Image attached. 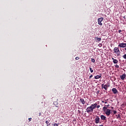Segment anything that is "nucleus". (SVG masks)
Instances as JSON below:
<instances>
[{
	"label": "nucleus",
	"mask_w": 126,
	"mask_h": 126,
	"mask_svg": "<svg viewBox=\"0 0 126 126\" xmlns=\"http://www.w3.org/2000/svg\"><path fill=\"white\" fill-rule=\"evenodd\" d=\"M95 40H96V42H100L102 39L100 37H98V36H96L95 37Z\"/></svg>",
	"instance_id": "15"
},
{
	"label": "nucleus",
	"mask_w": 126,
	"mask_h": 126,
	"mask_svg": "<svg viewBox=\"0 0 126 126\" xmlns=\"http://www.w3.org/2000/svg\"><path fill=\"white\" fill-rule=\"evenodd\" d=\"M126 74H123L122 75L120 76V78L122 79V80H125V79L126 78Z\"/></svg>",
	"instance_id": "12"
},
{
	"label": "nucleus",
	"mask_w": 126,
	"mask_h": 126,
	"mask_svg": "<svg viewBox=\"0 0 126 126\" xmlns=\"http://www.w3.org/2000/svg\"><path fill=\"white\" fill-rule=\"evenodd\" d=\"M116 117H117V119H121V116L120 114H118V115H116Z\"/></svg>",
	"instance_id": "20"
},
{
	"label": "nucleus",
	"mask_w": 126,
	"mask_h": 126,
	"mask_svg": "<svg viewBox=\"0 0 126 126\" xmlns=\"http://www.w3.org/2000/svg\"><path fill=\"white\" fill-rule=\"evenodd\" d=\"M94 123L95 124H101L102 122L101 121V119H100V117L98 116H95V119H94Z\"/></svg>",
	"instance_id": "2"
},
{
	"label": "nucleus",
	"mask_w": 126,
	"mask_h": 126,
	"mask_svg": "<svg viewBox=\"0 0 126 126\" xmlns=\"http://www.w3.org/2000/svg\"><path fill=\"white\" fill-rule=\"evenodd\" d=\"M99 78H102V73L94 76V79H99Z\"/></svg>",
	"instance_id": "11"
},
{
	"label": "nucleus",
	"mask_w": 126,
	"mask_h": 126,
	"mask_svg": "<svg viewBox=\"0 0 126 126\" xmlns=\"http://www.w3.org/2000/svg\"><path fill=\"white\" fill-rule=\"evenodd\" d=\"M90 70L91 71V72L92 73L94 71V70L92 69V68L90 67Z\"/></svg>",
	"instance_id": "21"
},
{
	"label": "nucleus",
	"mask_w": 126,
	"mask_h": 126,
	"mask_svg": "<svg viewBox=\"0 0 126 126\" xmlns=\"http://www.w3.org/2000/svg\"><path fill=\"white\" fill-rule=\"evenodd\" d=\"M99 46H102V43H99Z\"/></svg>",
	"instance_id": "33"
},
{
	"label": "nucleus",
	"mask_w": 126,
	"mask_h": 126,
	"mask_svg": "<svg viewBox=\"0 0 126 126\" xmlns=\"http://www.w3.org/2000/svg\"><path fill=\"white\" fill-rule=\"evenodd\" d=\"M113 113L114 115H116L117 114V111L116 110H113Z\"/></svg>",
	"instance_id": "24"
},
{
	"label": "nucleus",
	"mask_w": 126,
	"mask_h": 126,
	"mask_svg": "<svg viewBox=\"0 0 126 126\" xmlns=\"http://www.w3.org/2000/svg\"><path fill=\"white\" fill-rule=\"evenodd\" d=\"M47 126H51V124H47Z\"/></svg>",
	"instance_id": "30"
},
{
	"label": "nucleus",
	"mask_w": 126,
	"mask_h": 126,
	"mask_svg": "<svg viewBox=\"0 0 126 126\" xmlns=\"http://www.w3.org/2000/svg\"><path fill=\"white\" fill-rule=\"evenodd\" d=\"M75 60H76L77 61H78V60H79V57H76Z\"/></svg>",
	"instance_id": "25"
},
{
	"label": "nucleus",
	"mask_w": 126,
	"mask_h": 126,
	"mask_svg": "<svg viewBox=\"0 0 126 126\" xmlns=\"http://www.w3.org/2000/svg\"><path fill=\"white\" fill-rule=\"evenodd\" d=\"M102 110H103V112H105V111H107V110H108V109H107V107L104 106L103 107Z\"/></svg>",
	"instance_id": "16"
},
{
	"label": "nucleus",
	"mask_w": 126,
	"mask_h": 126,
	"mask_svg": "<svg viewBox=\"0 0 126 126\" xmlns=\"http://www.w3.org/2000/svg\"><path fill=\"white\" fill-rule=\"evenodd\" d=\"M103 20H104V18L103 17L99 18L97 19L98 24L101 26L103 25V23H102V22L103 21Z\"/></svg>",
	"instance_id": "6"
},
{
	"label": "nucleus",
	"mask_w": 126,
	"mask_h": 126,
	"mask_svg": "<svg viewBox=\"0 0 126 126\" xmlns=\"http://www.w3.org/2000/svg\"><path fill=\"white\" fill-rule=\"evenodd\" d=\"M41 115H42V113L39 112V116L40 117V116H41Z\"/></svg>",
	"instance_id": "27"
},
{
	"label": "nucleus",
	"mask_w": 126,
	"mask_h": 126,
	"mask_svg": "<svg viewBox=\"0 0 126 126\" xmlns=\"http://www.w3.org/2000/svg\"><path fill=\"white\" fill-rule=\"evenodd\" d=\"M97 102H95V103H94L93 104H91V106H92V108H93V110H95V109L96 108H97Z\"/></svg>",
	"instance_id": "10"
},
{
	"label": "nucleus",
	"mask_w": 126,
	"mask_h": 126,
	"mask_svg": "<svg viewBox=\"0 0 126 126\" xmlns=\"http://www.w3.org/2000/svg\"><path fill=\"white\" fill-rule=\"evenodd\" d=\"M121 32H122V30H119V33H120V34H122V33H121Z\"/></svg>",
	"instance_id": "28"
},
{
	"label": "nucleus",
	"mask_w": 126,
	"mask_h": 126,
	"mask_svg": "<svg viewBox=\"0 0 126 126\" xmlns=\"http://www.w3.org/2000/svg\"><path fill=\"white\" fill-rule=\"evenodd\" d=\"M112 92H113V94H118L119 92L118 91V90L117 89L114 88L112 89Z\"/></svg>",
	"instance_id": "8"
},
{
	"label": "nucleus",
	"mask_w": 126,
	"mask_h": 126,
	"mask_svg": "<svg viewBox=\"0 0 126 126\" xmlns=\"http://www.w3.org/2000/svg\"><path fill=\"white\" fill-rule=\"evenodd\" d=\"M100 118L101 123H103V122H107V117H106L105 115H101Z\"/></svg>",
	"instance_id": "5"
},
{
	"label": "nucleus",
	"mask_w": 126,
	"mask_h": 126,
	"mask_svg": "<svg viewBox=\"0 0 126 126\" xmlns=\"http://www.w3.org/2000/svg\"><path fill=\"white\" fill-rule=\"evenodd\" d=\"M92 77H93V75H90L89 77V79H91V78H92Z\"/></svg>",
	"instance_id": "23"
},
{
	"label": "nucleus",
	"mask_w": 126,
	"mask_h": 126,
	"mask_svg": "<svg viewBox=\"0 0 126 126\" xmlns=\"http://www.w3.org/2000/svg\"><path fill=\"white\" fill-rule=\"evenodd\" d=\"M112 60H113V63H119V61H118V60L117 59H114V58H112Z\"/></svg>",
	"instance_id": "14"
},
{
	"label": "nucleus",
	"mask_w": 126,
	"mask_h": 126,
	"mask_svg": "<svg viewBox=\"0 0 126 126\" xmlns=\"http://www.w3.org/2000/svg\"><path fill=\"white\" fill-rule=\"evenodd\" d=\"M100 107V105H96V108H97V109H99V108Z\"/></svg>",
	"instance_id": "26"
},
{
	"label": "nucleus",
	"mask_w": 126,
	"mask_h": 126,
	"mask_svg": "<svg viewBox=\"0 0 126 126\" xmlns=\"http://www.w3.org/2000/svg\"><path fill=\"white\" fill-rule=\"evenodd\" d=\"M55 107H58V106H55Z\"/></svg>",
	"instance_id": "36"
},
{
	"label": "nucleus",
	"mask_w": 126,
	"mask_h": 126,
	"mask_svg": "<svg viewBox=\"0 0 126 126\" xmlns=\"http://www.w3.org/2000/svg\"><path fill=\"white\" fill-rule=\"evenodd\" d=\"M46 125H49L50 124V120H47L45 122Z\"/></svg>",
	"instance_id": "17"
},
{
	"label": "nucleus",
	"mask_w": 126,
	"mask_h": 126,
	"mask_svg": "<svg viewBox=\"0 0 126 126\" xmlns=\"http://www.w3.org/2000/svg\"><path fill=\"white\" fill-rule=\"evenodd\" d=\"M94 109L92 108V106L91 105V106H89L86 109V112L88 113V114H90V113H93Z\"/></svg>",
	"instance_id": "3"
},
{
	"label": "nucleus",
	"mask_w": 126,
	"mask_h": 126,
	"mask_svg": "<svg viewBox=\"0 0 126 126\" xmlns=\"http://www.w3.org/2000/svg\"><path fill=\"white\" fill-rule=\"evenodd\" d=\"M119 48H126V43H125L124 42L120 43L118 45Z\"/></svg>",
	"instance_id": "7"
},
{
	"label": "nucleus",
	"mask_w": 126,
	"mask_h": 126,
	"mask_svg": "<svg viewBox=\"0 0 126 126\" xmlns=\"http://www.w3.org/2000/svg\"><path fill=\"white\" fill-rule=\"evenodd\" d=\"M52 126H59V124L55 123L54 124H52Z\"/></svg>",
	"instance_id": "18"
},
{
	"label": "nucleus",
	"mask_w": 126,
	"mask_h": 126,
	"mask_svg": "<svg viewBox=\"0 0 126 126\" xmlns=\"http://www.w3.org/2000/svg\"><path fill=\"white\" fill-rule=\"evenodd\" d=\"M108 87H110V85H108V84H105V85H104V84H102V85H101V88H102V89H104V90L105 91H107V90H108Z\"/></svg>",
	"instance_id": "4"
},
{
	"label": "nucleus",
	"mask_w": 126,
	"mask_h": 126,
	"mask_svg": "<svg viewBox=\"0 0 126 126\" xmlns=\"http://www.w3.org/2000/svg\"><path fill=\"white\" fill-rule=\"evenodd\" d=\"M98 126H104L103 125H99Z\"/></svg>",
	"instance_id": "34"
},
{
	"label": "nucleus",
	"mask_w": 126,
	"mask_h": 126,
	"mask_svg": "<svg viewBox=\"0 0 126 126\" xmlns=\"http://www.w3.org/2000/svg\"><path fill=\"white\" fill-rule=\"evenodd\" d=\"M114 54H115L117 57H119L121 56V51L119 49V47H115L113 49Z\"/></svg>",
	"instance_id": "1"
},
{
	"label": "nucleus",
	"mask_w": 126,
	"mask_h": 126,
	"mask_svg": "<svg viewBox=\"0 0 126 126\" xmlns=\"http://www.w3.org/2000/svg\"><path fill=\"white\" fill-rule=\"evenodd\" d=\"M104 113L107 116H109V115H111V110L108 109L106 110H104Z\"/></svg>",
	"instance_id": "9"
},
{
	"label": "nucleus",
	"mask_w": 126,
	"mask_h": 126,
	"mask_svg": "<svg viewBox=\"0 0 126 126\" xmlns=\"http://www.w3.org/2000/svg\"><path fill=\"white\" fill-rule=\"evenodd\" d=\"M105 106H106V107H109L110 106L109 104L105 105Z\"/></svg>",
	"instance_id": "32"
},
{
	"label": "nucleus",
	"mask_w": 126,
	"mask_h": 126,
	"mask_svg": "<svg viewBox=\"0 0 126 126\" xmlns=\"http://www.w3.org/2000/svg\"><path fill=\"white\" fill-rule=\"evenodd\" d=\"M91 62H92V63H95V59L92 58Z\"/></svg>",
	"instance_id": "19"
},
{
	"label": "nucleus",
	"mask_w": 126,
	"mask_h": 126,
	"mask_svg": "<svg viewBox=\"0 0 126 126\" xmlns=\"http://www.w3.org/2000/svg\"><path fill=\"white\" fill-rule=\"evenodd\" d=\"M103 103H104V104H107V101H105V102H104V101H102Z\"/></svg>",
	"instance_id": "31"
},
{
	"label": "nucleus",
	"mask_w": 126,
	"mask_h": 126,
	"mask_svg": "<svg viewBox=\"0 0 126 126\" xmlns=\"http://www.w3.org/2000/svg\"><path fill=\"white\" fill-rule=\"evenodd\" d=\"M115 67H116V68H119V67H120V66H119V65H118V64H116Z\"/></svg>",
	"instance_id": "22"
},
{
	"label": "nucleus",
	"mask_w": 126,
	"mask_h": 126,
	"mask_svg": "<svg viewBox=\"0 0 126 126\" xmlns=\"http://www.w3.org/2000/svg\"><path fill=\"white\" fill-rule=\"evenodd\" d=\"M112 109H114V107H111Z\"/></svg>",
	"instance_id": "35"
},
{
	"label": "nucleus",
	"mask_w": 126,
	"mask_h": 126,
	"mask_svg": "<svg viewBox=\"0 0 126 126\" xmlns=\"http://www.w3.org/2000/svg\"><path fill=\"white\" fill-rule=\"evenodd\" d=\"M80 103H81L83 105H84L85 104V100L83 98H80Z\"/></svg>",
	"instance_id": "13"
},
{
	"label": "nucleus",
	"mask_w": 126,
	"mask_h": 126,
	"mask_svg": "<svg viewBox=\"0 0 126 126\" xmlns=\"http://www.w3.org/2000/svg\"><path fill=\"white\" fill-rule=\"evenodd\" d=\"M31 120H32V118H29V122H31Z\"/></svg>",
	"instance_id": "29"
}]
</instances>
